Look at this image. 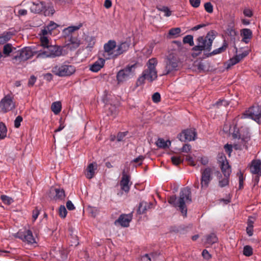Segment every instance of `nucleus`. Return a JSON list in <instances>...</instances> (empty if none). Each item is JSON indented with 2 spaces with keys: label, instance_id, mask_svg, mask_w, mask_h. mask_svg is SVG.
<instances>
[{
  "label": "nucleus",
  "instance_id": "obj_10",
  "mask_svg": "<svg viewBox=\"0 0 261 261\" xmlns=\"http://www.w3.org/2000/svg\"><path fill=\"white\" fill-rule=\"evenodd\" d=\"M242 118H250L257 123L261 122V109L259 106H253L246 111L242 116Z\"/></svg>",
  "mask_w": 261,
  "mask_h": 261
},
{
  "label": "nucleus",
  "instance_id": "obj_31",
  "mask_svg": "<svg viewBox=\"0 0 261 261\" xmlns=\"http://www.w3.org/2000/svg\"><path fill=\"white\" fill-rule=\"evenodd\" d=\"M12 35V33L10 32H4L0 36V44H4L9 41L11 39Z\"/></svg>",
  "mask_w": 261,
  "mask_h": 261
},
{
  "label": "nucleus",
  "instance_id": "obj_63",
  "mask_svg": "<svg viewBox=\"0 0 261 261\" xmlns=\"http://www.w3.org/2000/svg\"><path fill=\"white\" fill-rule=\"evenodd\" d=\"M66 207L69 211H72L75 209V206L70 200H68L66 202Z\"/></svg>",
  "mask_w": 261,
  "mask_h": 261
},
{
  "label": "nucleus",
  "instance_id": "obj_54",
  "mask_svg": "<svg viewBox=\"0 0 261 261\" xmlns=\"http://www.w3.org/2000/svg\"><path fill=\"white\" fill-rule=\"evenodd\" d=\"M186 160L189 162V164L192 166H195L196 164L194 162L193 158L190 155L186 156Z\"/></svg>",
  "mask_w": 261,
  "mask_h": 261
},
{
  "label": "nucleus",
  "instance_id": "obj_40",
  "mask_svg": "<svg viewBox=\"0 0 261 261\" xmlns=\"http://www.w3.org/2000/svg\"><path fill=\"white\" fill-rule=\"evenodd\" d=\"M183 42L184 43H188L191 46H193L194 43L193 36L188 35L184 37L183 38Z\"/></svg>",
  "mask_w": 261,
  "mask_h": 261
},
{
  "label": "nucleus",
  "instance_id": "obj_58",
  "mask_svg": "<svg viewBox=\"0 0 261 261\" xmlns=\"http://www.w3.org/2000/svg\"><path fill=\"white\" fill-rule=\"evenodd\" d=\"M191 149V146L189 144H185L181 149V151L184 152L188 153L190 152Z\"/></svg>",
  "mask_w": 261,
  "mask_h": 261
},
{
  "label": "nucleus",
  "instance_id": "obj_13",
  "mask_svg": "<svg viewBox=\"0 0 261 261\" xmlns=\"http://www.w3.org/2000/svg\"><path fill=\"white\" fill-rule=\"evenodd\" d=\"M197 133L195 129H187L184 130L178 135V138L180 141L182 142H186L187 141H191L195 140Z\"/></svg>",
  "mask_w": 261,
  "mask_h": 261
},
{
  "label": "nucleus",
  "instance_id": "obj_30",
  "mask_svg": "<svg viewBox=\"0 0 261 261\" xmlns=\"http://www.w3.org/2000/svg\"><path fill=\"white\" fill-rule=\"evenodd\" d=\"M43 14L46 16H52L55 11L54 7L51 5L45 6L44 5V8L43 10Z\"/></svg>",
  "mask_w": 261,
  "mask_h": 261
},
{
  "label": "nucleus",
  "instance_id": "obj_29",
  "mask_svg": "<svg viewBox=\"0 0 261 261\" xmlns=\"http://www.w3.org/2000/svg\"><path fill=\"white\" fill-rule=\"evenodd\" d=\"M156 144L160 148H166L171 144V142L170 141H165L163 139L159 138L156 142Z\"/></svg>",
  "mask_w": 261,
  "mask_h": 261
},
{
  "label": "nucleus",
  "instance_id": "obj_20",
  "mask_svg": "<svg viewBox=\"0 0 261 261\" xmlns=\"http://www.w3.org/2000/svg\"><path fill=\"white\" fill-rule=\"evenodd\" d=\"M240 141L233 145V147L236 150H242L243 149H247V143L250 140V137L248 136L241 137L239 139Z\"/></svg>",
  "mask_w": 261,
  "mask_h": 261
},
{
  "label": "nucleus",
  "instance_id": "obj_5",
  "mask_svg": "<svg viewBox=\"0 0 261 261\" xmlns=\"http://www.w3.org/2000/svg\"><path fill=\"white\" fill-rule=\"evenodd\" d=\"M157 64L158 61L155 58L149 59L147 63V68L143 72L144 75L146 76V80L150 82L156 80L158 77L155 68Z\"/></svg>",
  "mask_w": 261,
  "mask_h": 261
},
{
  "label": "nucleus",
  "instance_id": "obj_36",
  "mask_svg": "<svg viewBox=\"0 0 261 261\" xmlns=\"http://www.w3.org/2000/svg\"><path fill=\"white\" fill-rule=\"evenodd\" d=\"M253 221L248 219L247 222V227L246 228V231L249 236H252L253 235Z\"/></svg>",
  "mask_w": 261,
  "mask_h": 261
},
{
  "label": "nucleus",
  "instance_id": "obj_26",
  "mask_svg": "<svg viewBox=\"0 0 261 261\" xmlns=\"http://www.w3.org/2000/svg\"><path fill=\"white\" fill-rule=\"evenodd\" d=\"M81 44L80 40L76 37H71L69 39V43L67 44V47L70 50H74L77 48Z\"/></svg>",
  "mask_w": 261,
  "mask_h": 261
},
{
  "label": "nucleus",
  "instance_id": "obj_53",
  "mask_svg": "<svg viewBox=\"0 0 261 261\" xmlns=\"http://www.w3.org/2000/svg\"><path fill=\"white\" fill-rule=\"evenodd\" d=\"M160 11L164 12L165 13L166 16H169L171 15V11L167 7H163L161 8H158Z\"/></svg>",
  "mask_w": 261,
  "mask_h": 261
},
{
  "label": "nucleus",
  "instance_id": "obj_51",
  "mask_svg": "<svg viewBox=\"0 0 261 261\" xmlns=\"http://www.w3.org/2000/svg\"><path fill=\"white\" fill-rule=\"evenodd\" d=\"M146 80V76L144 75V73H142V76L139 77L137 81L136 85L137 86H139L144 83L145 80Z\"/></svg>",
  "mask_w": 261,
  "mask_h": 261
},
{
  "label": "nucleus",
  "instance_id": "obj_27",
  "mask_svg": "<svg viewBox=\"0 0 261 261\" xmlns=\"http://www.w3.org/2000/svg\"><path fill=\"white\" fill-rule=\"evenodd\" d=\"M17 49L15 47H13L12 44L8 43L4 46L3 53L6 55L9 56L10 53H12V61H13V53L16 52Z\"/></svg>",
  "mask_w": 261,
  "mask_h": 261
},
{
  "label": "nucleus",
  "instance_id": "obj_24",
  "mask_svg": "<svg viewBox=\"0 0 261 261\" xmlns=\"http://www.w3.org/2000/svg\"><path fill=\"white\" fill-rule=\"evenodd\" d=\"M105 59L100 58L94 62L90 67V69L93 72H97L103 66Z\"/></svg>",
  "mask_w": 261,
  "mask_h": 261
},
{
  "label": "nucleus",
  "instance_id": "obj_15",
  "mask_svg": "<svg viewBox=\"0 0 261 261\" xmlns=\"http://www.w3.org/2000/svg\"><path fill=\"white\" fill-rule=\"evenodd\" d=\"M220 161L221 171L224 177H229L231 172L230 166L229 165L225 156L221 157Z\"/></svg>",
  "mask_w": 261,
  "mask_h": 261
},
{
  "label": "nucleus",
  "instance_id": "obj_12",
  "mask_svg": "<svg viewBox=\"0 0 261 261\" xmlns=\"http://www.w3.org/2000/svg\"><path fill=\"white\" fill-rule=\"evenodd\" d=\"M15 107L13 98L9 95L5 96L0 102V109L4 113L12 110Z\"/></svg>",
  "mask_w": 261,
  "mask_h": 261
},
{
  "label": "nucleus",
  "instance_id": "obj_9",
  "mask_svg": "<svg viewBox=\"0 0 261 261\" xmlns=\"http://www.w3.org/2000/svg\"><path fill=\"white\" fill-rule=\"evenodd\" d=\"M179 62L173 55H169L165 60V73L167 75L178 69Z\"/></svg>",
  "mask_w": 261,
  "mask_h": 261
},
{
  "label": "nucleus",
  "instance_id": "obj_22",
  "mask_svg": "<svg viewBox=\"0 0 261 261\" xmlns=\"http://www.w3.org/2000/svg\"><path fill=\"white\" fill-rule=\"evenodd\" d=\"M240 35L242 37V41L245 43H248L252 37V32L249 29H242Z\"/></svg>",
  "mask_w": 261,
  "mask_h": 261
},
{
  "label": "nucleus",
  "instance_id": "obj_39",
  "mask_svg": "<svg viewBox=\"0 0 261 261\" xmlns=\"http://www.w3.org/2000/svg\"><path fill=\"white\" fill-rule=\"evenodd\" d=\"M171 160L173 164L175 166L178 165L184 161V159H181L180 156H173L171 157Z\"/></svg>",
  "mask_w": 261,
  "mask_h": 261
},
{
  "label": "nucleus",
  "instance_id": "obj_11",
  "mask_svg": "<svg viewBox=\"0 0 261 261\" xmlns=\"http://www.w3.org/2000/svg\"><path fill=\"white\" fill-rule=\"evenodd\" d=\"M213 169L208 167L204 169H201V188H207L210 181L213 179Z\"/></svg>",
  "mask_w": 261,
  "mask_h": 261
},
{
  "label": "nucleus",
  "instance_id": "obj_3",
  "mask_svg": "<svg viewBox=\"0 0 261 261\" xmlns=\"http://www.w3.org/2000/svg\"><path fill=\"white\" fill-rule=\"evenodd\" d=\"M34 56V52L30 47H25L22 49L17 50L13 53V63L15 64H19L31 58Z\"/></svg>",
  "mask_w": 261,
  "mask_h": 261
},
{
  "label": "nucleus",
  "instance_id": "obj_4",
  "mask_svg": "<svg viewBox=\"0 0 261 261\" xmlns=\"http://www.w3.org/2000/svg\"><path fill=\"white\" fill-rule=\"evenodd\" d=\"M51 71L56 75L60 77L68 76L75 72V68L71 65H57L53 67Z\"/></svg>",
  "mask_w": 261,
  "mask_h": 261
},
{
  "label": "nucleus",
  "instance_id": "obj_47",
  "mask_svg": "<svg viewBox=\"0 0 261 261\" xmlns=\"http://www.w3.org/2000/svg\"><path fill=\"white\" fill-rule=\"evenodd\" d=\"M46 27L47 28V30H49V33L51 34V32L57 28L58 24L53 21H50Z\"/></svg>",
  "mask_w": 261,
  "mask_h": 261
},
{
  "label": "nucleus",
  "instance_id": "obj_16",
  "mask_svg": "<svg viewBox=\"0 0 261 261\" xmlns=\"http://www.w3.org/2000/svg\"><path fill=\"white\" fill-rule=\"evenodd\" d=\"M132 214H122L119 218L116 220L115 223H119L123 227H128L129 226V222L132 219Z\"/></svg>",
  "mask_w": 261,
  "mask_h": 261
},
{
  "label": "nucleus",
  "instance_id": "obj_62",
  "mask_svg": "<svg viewBox=\"0 0 261 261\" xmlns=\"http://www.w3.org/2000/svg\"><path fill=\"white\" fill-rule=\"evenodd\" d=\"M39 210L37 207H36L35 209L33 211L32 217L33 219H34V221L36 220L38 215H39Z\"/></svg>",
  "mask_w": 261,
  "mask_h": 261
},
{
  "label": "nucleus",
  "instance_id": "obj_45",
  "mask_svg": "<svg viewBox=\"0 0 261 261\" xmlns=\"http://www.w3.org/2000/svg\"><path fill=\"white\" fill-rule=\"evenodd\" d=\"M41 45L43 47V49L46 47L47 46L50 45L49 44V40L47 37L42 36L40 38Z\"/></svg>",
  "mask_w": 261,
  "mask_h": 261
},
{
  "label": "nucleus",
  "instance_id": "obj_32",
  "mask_svg": "<svg viewBox=\"0 0 261 261\" xmlns=\"http://www.w3.org/2000/svg\"><path fill=\"white\" fill-rule=\"evenodd\" d=\"M227 46V43L226 42H224L223 45L221 47L214 50L212 52L208 54V55H207V57L215 55L223 52L226 49Z\"/></svg>",
  "mask_w": 261,
  "mask_h": 261
},
{
  "label": "nucleus",
  "instance_id": "obj_8",
  "mask_svg": "<svg viewBox=\"0 0 261 261\" xmlns=\"http://www.w3.org/2000/svg\"><path fill=\"white\" fill-rule=\"evenodd\" d=\"M115 48H116V42L114 40L108 41L103 46V57L106 60L117 58Z\"/></svg>",
  "mask_w": 261,
  "mask_h": 261
},
{
  "label": "nucleus",
  "instance_id": "obj_43",
  "mask_svg": "<svg viewBox=\"0 0 261 261\" xmlns=\"http://www.w3.org/2000/svg\"><path fill=\"white\" fill-rule=\"evenodd\" d=\"M67 210L64 205H61L59 209V214L61 218H65L67 215Z\"/></svg>",
  "mask_w": 261,
  "mask_h": 261
},
{
  "label": "nucleus",
  "instance_id": "obj_14",
  "mask_svg": "<svg viewBox=\"0 0 261 261\" xmlns=\"http://www.w3.org/2000/svg\"><path fill=\"white\" fill-rule=\"evenodd\" d=\"M130 176L126 174L125 171H123L120 181V186L121 190L127 193L129 191L130 187L132 184V182L130 181Z\"/></svg>",
  "mask_w": 261,
  "mask_h": 261
},
{
  "label": "nucleus",
  "instance_id": "obj_59",
  "mask_svg": "<svg viewBox=\"0 0 261 261\" xmlns=\"http://www.w3.org/2000/svg\"><path fill=\"white\" fill-rule=\"evenodd\" d=\"M28 13V11L25 9H18L17 12V15L18 16H25Z\"/></svg>",
  "mask_w": 261,
  "mask_h": 261
},
{
  "label": "nucleus",
  "instance_id": "obj_49",
  "mask_svg": "<svg viewBox=\"0 0 261 261\" xmlns=\"http://www.w3.org/2000/svg\"><path fill=\"white\" fill-rule=\"evenodd\" d=\"M181 32L179 28H172L169 30V34L170 35L175 36L178 35Z\"/></svg>",
  "mask_w": 261,
  "mask_h": 261
},
{
  "label": "nucleus",
  "instance_id": "obj_38",
  "mask_svg": "<svg viewBox=\"0 0 261 261\" xmlns=\"http://www.w3.org/2000/svg\"><path fill=\"white\" fill-rule=\"evenodd\" d=\"M253 254L252 248L249 245H246L244 247L243 254L246 256H250Z\"/></svg>",
  "mask_w": 261,
  "mask_h": 261
},
{
  "label": "nucleus",
  "instance_id": "obj_35",
  "mask_svg": "<svg viewBox=\"0 0 261 261\" xmlns=\"http://www.w3.org/2000/svg\"><path fill=\"white\" fill-rule=\"evenodd\" d=\"M1 199L4 204L7 205H10L14 202L12 198L5 195H2L1 196Z\"/></svg>",
  "mask_w": 261,
  "mask_h": 261
},
{
  "label": "nucleus",
  "instance_id": "obj_41",
  "mask_svg": "<svg viewBox=\"0 0 261 261\" xmlns=\"http://www.w3.org/2000/svg\"><path fill=\"white\" fill-rule=\"evenodd\" d=\"M82 27V24L80 23L78 25L76 26H70L68 27L66 29L64 30L65 32H68V33H71L76 30H78L80 29L81 27Z\"/></svg>",
  "mask_w": 261,
  "mask_h": 261
},
{
  "label": "nucleus",
  "instance_id": "obj_46",
  "mask_svg": "<svg viewBox=\"0 0 261 261\" xmlns=\"http://www.w3.org/2000/svg\"><path fill=\"white\" fill-rule=\"evenodd\" d=\"M204 7L207 12L211 13L213 12V6L210 2L205 3Z\"/></svg>",
  "mask_w": 261,
  "mask_h": 261
},
{
  "label": "nucleus",
  "instance_id": "obj_50",
  "mask_svg": "<svg viewBox=\"0 0 261 261\" xmlns=\"http://www.w3.org/2000/svg\"><path fill=\"white\" fill-rule=\"evenodd\" d=\"M239 60H238V59L234 56V57L231 58L228 62V65H227V68H229L230 66H233L235 64H236L237 63H239Z\"/></svg>",
  "mask_w": 261,
  "mask_h": 261
},
{
  "label": "nucleus",
  "instance_id": "obj_21",
  "mask_svg": "<svg viewBox=\"0 0 261 261\" xmlns=\"http://www.w3.org/2000/svg\"><path fill=\"white\" fill-rule=\"evenodd\" d=\"M44 8V3L43 2H33L30 6V10L34 13H40Z\"/></svg>",
  "mask_w": 261,
  "mask_h": 261
},
{
  "label": "nucleus",
  "instance_id": "obj_64",
  "mask_svg": "<svg viewBox=\"0 0 261 261\" xmlns=\"http://www.w3.org/2000/svg\"><path fill=\"white\" fill-rule=\"evenodd\" d=\"M232 145L228 144H226L224 146V148L226 152L229 155L232 151Z\"/></svg>",
  "mask_w": 261,
  "mask_h": 261
},
{
  "label": "nucleus",
  "instance_id": "obj_55",
  "mask_svg": "<svg viewBox=\"0 0 261 261\" xmlns=\"http://www.w3.org/2000/svg\"><path fill=\"white\" fill-rule=\"evenodd\" d=\"M190 4L194 8H198L200 4V0H189Z\"/></svg>",
  "mask_w": 261,
  "mask_h": 261
},
{
  "label": "nucleus",
  "instance_id": "obj_61",
  "mask_svg": "<svg viewBox=\"0 0 261 261\" xmlns=\"http://www.w3.org/2000/svg\"><path fill=\"white\" fill-rule=\"evenodd\" d=\"M127 133V132L118 133L117 136V141H122L124 137L126 135Z\"/></svg>",
  "mask_w": 261,
  "mask_h": 261
},
{
  "label": "nucleus",
  "instance_id": "obj_56",
  "mask_svg": "<svg viewBox=\"0 0 261 261\" xmlns=\"http://www.w3.org/2000/svg\"><path fill=\"white\" fill-rule=\"evenodd\" d=\"M232 136L233 139L241 138V136L239 133V130L237 127L234 128V131L232 133Z\"/></svg>",
  "mask_w": 261,
  "mask_h": 261
},
{
  "label": "nucleus",
  "instance_id": "obj_42",
  "mask_svg": "<svg viewBox=\"0 0 261 261\" xmlns=\"http://www.w3.org/2000/svg\"><path fill=\"white\" fill-rule=\"evenodd\" d=\"M229 177H224V178L219 180V186L221 188H223L227 186L229 184Z\"/></svg>",
  "mask_w": 261,
  "mask_h": 261
},
{
  "label": "nucleus",
  "instance_id": "obj_33",
  "mask_svg": "<svg viewBox=\"0 0 261 261\" xmlns=\"http://www.w3.org/2000/svg\"><path fill=\"white\" fill-rule=\"evenodd\" d=\"M51 109L52 111L55 114H58L61 111V104L59 101L54 102L52 103Z\"/></svg>",
  "mask_w": 261,
  "mask_h": 261
},
{
  "label": "nucleus",
  "instance_id": "obj_2",
  "mask_svg": "<svg viewBox=\"0 0 261 261\" xmlns=\"http://www.w3.org/2000/svg\"><path fill=\"white\" fill-rule=\"evenodd\" d=\"M215 38V31H211L208 32L206 36H200L196 40V45L192 48L194 52L193 57L198 56L201 54L203 50L210 51L213 42Z\"/></svg>",
  "mask_w": 261,
  "mask_h": 261
},
{
  "label": "nucleus",
  "instance_id": "obj_19",
  "mask_svg": "<svg viewBox=\"0 0 261 261\" xmlns=\"http://www.w3.org/2000/svg\"><path fill=\"white\" fill-rule=\"evenodd\" d=\"M250 171L254 174L261 176V161L260 160H253L252 161Z\"/></svg>",
  "mask_w": 261,
  "mask_h": 261
},
{
  "label": "nucleus",
  "instance_id": "obj_57",
  "mask_svg": "<svg viewBox=\"0 0 261 261\" xmlns=\"http://www.w3.org/2000/svg\"><path fill=\"white\" fill-rule=\"evenodd\" d=\"M202 255L204 258L208 260L212 257L211 255L209 253L208 251L206 249H204L202 253Z\"/></svg>",
  "mask_w": 261,
  "mask_h": 261
},
{
  "label": "nucleus",
  "instance_id": "obj_1",
  "mask_svg": "<svg viewBox=\"0 0 261 261\" xmlns=\"http://www.w3.org/2000/svg\"><path fill=\"white\" fill-rule=\"evenodd\" d=\"M192 201L191 189L189 187L180 189L178 198L175 195L170 196L168 198V203L175 207H178L185 217L187 216V214L186 203H190Z\"/></svg>",
  "mask_w": 261,
  "mask_h": 261
},
{
  "label": "nucleus",
  "instance_id": "obj_48",
  "mask_svg": "<svg viewBox=\"0 0 261 261\" xmlns=\"http://www.w3.org/2000/svg\"><path fill=\"white\" fill-rule=\"evenodd\" d=\"M152 100L155 103H158L161 101V95L159 92L154 93L152 96Z\"/></svg>",
  "mask_w": 261,
  "mask_h": 261
},
{
  "label": "nucleus",
  "instance_id": "obj_44",
  "mask_svg": "<svg viewBox=\"0 0 261 261\" xmlns=\"http://www.w3.org/2000/svg\"><path fill=\"white\" fill-rule=\"evenodd\" d=\"M144 159V157L143 155H139L136 159H134L130 162V164L136 163L138 166L142 165V162Z\"/></svg>",
  "mask_w": 261,
  "mask_h": 261
},
{
  "label": "nucleus",
  "instance_id": "obj_25",
  "mask_svg": "<svg viewBox=\"0 0 261 261\" xmlns=\"http://www.w3.org/2000/svg\"><path fill=\"white\" fill-rule=\"evenodd\" d=\"M50 192L56 194L54 197L55 200H62L65 197V191L63 189L53 188L50 190Z\"/></svg>",
  "mask_w": 261,
  "mask_h": 261
},
{
  "label": "nucleus",
  "instance_id": "obj_37",
  "mask_svg": "<svg viewBox=\"0 0 261 261\" xmlns=\"http://www.w3.org/2000/svg\"><path fill=\"white\" fill-rule=\"evenodd\" d=\"M7 132L5 125L2 122L0 123V139H4L6 137Z\"/></svg>",
  "mask_w": 261,
  "mask_h": 261
},
{
  "label": "nucleus",
  "instance_id": "obj_7",
  "mask_svg": "<svg viewBox=\"0 0 261 261\" xmlns=\"http://www.w3.org/2000/svg\"><path fill=\"white\" fill-rule=\"evenodd\" d=\"M62 54V49L57 45H48L43 50H40L38 57L55 58L60 56Z\"/></svg>",
  "mask_w": 261,
  "mask_h": 261
},
{
  "label": "nucleus",
  "instance_id": "obj_23",
  "mask_svg": "<svg viewBox=\"0 0 261 261\" xmlns=\"http://www.w3.org/2000/svg\"><path fill=\"white\" fill-rule=\"evenodd\" d=\"M152 204L151 202L148 203L144 201L140 202L137 210V213L139 215L144 214L147 210L152 207Z\"/></svg>",
  "mask_w": 261,
  "mask_h": 261
},
{
  "label": "nucleus",
  "instance_id": "obj_6",
  "mask_svg": "<svg viewBox=\"0 0 261 261\" xmlns=\"http://www.w3.org/2000/svg\"><path fill=\"white\" fill-rule=\"evenodd\" d=\"M137 67V63L128 64L124 68L120 70L117 74L118 82H123L133 76Z\"/></svg>",
  "mask_w": 261,
  "mask_h": 261
},
{
  "label": "nucleus",
  "instance_id": "obj_52",
  "mask_svg": "<svg viewBox=\"0 0 261 261\" xmlns=\"http://www.w3.org/2000/svg\"><path fill=\"white\" fill-rule=\"evenodd\" d=\"M22 121V117L21 116H18L14 121V126L16 128H18L20 126V123Z\"/></svg>",
  "mask_w": 261,
  "mask_h": 261
},
{
  "label": "nucleus",
  "instance_id": "obj_34",
  "mask_svg": "<svg viewBox=\"0 0 261 261\" xmlns=\"http://www.w3.org/2000/svg\"><path fill=\"white\" fill-rule=\"evenodd\" d=\"M206 242L207 244H214L218 241V238L216 236V235L214 233H212L207 236H206Z\"/></svg>",
  "mask_w": 261,
  "mask_h": 261
},
{
  "label": "nucleus",
  "instance_id": "obj_28",
  "mask_svg": "<svg viewBox=\"0 0 261 261\" xmlns=\"http://www.w3.org/2000/svg\"><path fill=\"white\" fill-rule=\"evenodd\" d=\"M97 165L96 164H90L86 169V176L89 178H92L94 175V171L96 169Z\"/></svg>",
  "mask_w": 261,
  "mask_h": 261
},
{
  "label": "nucleus",
  "instance_id": "obj_60",
  "mask_svg": "<svg viewBox=\"0 0 261 261\" xmlns=\"http://www.w3.org/2000/svg\"><path fill=\"white\" fill-rule=\"evenodd\" d=\"M36 77L34 75H32L28 82V86L29 87H32L36 81Z\"/></svg>",
  "mask_w": 261,
  "mask_h": 261
},
{
  "label": "nucleus",
  "instance_id": "obj_18",
  "mask_svg": "<svg viewBox=\"0 0 261 261\" xmlns=\"http://www.w3.org/2000/svg\"><path fill=\"white\" fill-rule=\"evenodd\" d=\"M19 238L22 241L28 243L33 244L35 242V239L32 232L30 230L24 231L23 232H18Z\"/></svg>",
  "mask_w": 261,
  "mask_h": 261
},
{
  "label": "nucleus",
  "instance_id": "obj_17",
  "mask_svg": "<svg viewBox=\"0 0 261 261\" xmlns=\"http://www.w3.org/2000/svg\"><path fill=\"white\" fill-rule=\"evenodd\" d=\"M130 45V43L128 41H124L120 42L118 45L116 44V55L117 58L126 52L129 49Z\"/></svg>",
  "mask_w": 261,
  "mask_h": 261
}]
</instances>
